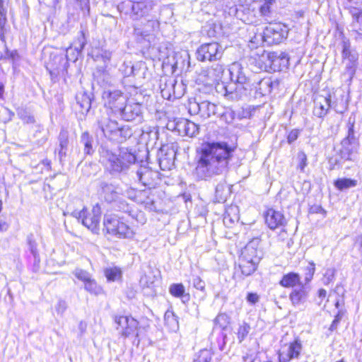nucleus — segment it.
<instances>
[{
  "mask_svg": "<svg viewBox=\"0 0 362 362\" xmlns=\"http://www.w3.org/2000/svg\"><path fill=\"white\" fill-rule=\"evenodd\" d=\"M234 149L224 142L206 143L198 155L194 175L199 180H207L227 170Z\"/></svg>",
  "mask_w": 362,
  "mask_h": 362,
  "instance_id": "f257e3e1",
  "label": "nucleus"
},
{
  "mask_svg": "<svg viewBox=\"0 0 362 362\" xmlns=\"http://www.w3.org/2000/svg\"><path fill=\"white\" fill-rule=\"evenodd\" d=\"M100 162L112 175L125 173L129 166L136 162V156L127 149H121L119 154L107 146L99 148Z\"/></svg>",
  "mask_w": 362,
  "mask_h": 362,
  "instance_id": "f03ea898",
  "label": "nucleus"
},
{
  "mask_svg": "<svg viewBox=\"0 0 362 362\" xmlns=\"http://www.w3.org/2000/svg\"><path fill=\"white\" fill-rule=\"evenodd\" d=\"M70 214L78 221H81V223L93 233H98L101 216V209L98 204L93 206L90 212H88L87 209L83 207L81 210H74Z\"/></svg>",
  "mask_w": 362,
  "mask_h": 362,
  "instance_id": "7ed1b4c3",
  "label": "nucleus"
},
{
  "mask_svg": "<svg viewBox=\"0 0 362 362\" xmlns=\"http://www.w3.org/2000/svg\"><path fill=\"white\" fill-rule=\"evenodd\" d=\"M288 30L286 28L280 23H270L267 25L262 34L255 35L254 42L262 40L267 45H277L286 38Z\"/></svg>",
  "mask_w": 362,
  "mask_h": 362,
  "instance_id": "20e7f679",
  "label": "nucleus"
},
{
  "mask_svg": "<svg viewBox=\"0 0 362 362\" xmlns=\"http://www.w3.org/2000/svg\"><path fill=\"white\" fill-rule=\"evenodd\" d=\"M247 70L245 69L240 63H233L230 68V75L231 81L238 85V88L241 93H247L250 94L252 92L253 75H247Z\"/></svg>",
  "mask_w": 362,
  "mask_h": 362,
  "instance_id": "39448f33",
  "label": "nucleus"
},
{
  "mask_svg": "<svg viewBox=\"0 0 362 362\" xmlns=\"http://www.w3.org/2000/svg\"><path fill=\"white\" fill-rule=\"evenodd\" d=\"M115 322L117 325V329L119 330L121 336L129 337L139 336L141 327H139V322L134 318L129 316H115Z\"/></svg>",
  "mask_w": 362,
  "mask_h": 362,
  "instance_id": "423d86ee",
  "label": "nucleus"
},
{
  "mask_svg": "<svg viewBox=\"0 0 362 362\" xmlns=\"http://www.w3.org/2000/svg\"><path fill=\"white\" fill-rule=\"evenodd\" d=\"M103 98L105 105L118 114L127 101V97L119 90H104Z\"/></svg>",
  "mask_w": 362,
  "mask_h": 362,
  "instance_id": "0eeeda50",
  "label": "nucleus"
},
{
  "mask_svg": "<svg viewBox=\"0 0 362 362\" xmlns=\"http://www.w3.org/2000/svg\"><path fill=\"white\" fill-rule=\"evenodd\" d=\"M218 107L208 100L198 102L189 101V112L191 115H199L201 117L206 119L218 113Z\"/></svg>",
  "mask_w": 362,
  "mask_h": 362,
  "instance_id": "6e6552de",
  "label": "nucleus"
},
{
  "mask_svg": "<svg viewBox=\"0 0 362 362\" xmlns=\"http://www.w3.org/2000/svg\"><path fill=\"white\" fill-rule=\"evenodd\" d=\"M197 53L199 61L217 60L222 56V47L217 42L205 43L198 48Z\"/></svg>",
  "mask_w": 362,
  "mask_h": 362,
  "instance_id": "1a4fd4ad",
  "label": "nucleus"
},
{
  "mask_svg": "<svg viewBox=\"0 0 362 362\" xmlns=\"http://www.w3.org/2000/svg\"><path fill=\"white\" fill-rule=\"evenodd\" d=\"M252 91L255 94L259 96H264L269 94L274 88L279 86L277 80L273 81L269 77L260 78L259 76L253 75Z\"/></svg>",
  "mask_w": 362,
  "mask_h": 362,
  "instance_id": "9d476101",
  "label": "nucleus"
},
{
  "mask_svg": "<svg viewBox=\"0 0 362 362\" xmlns=\"http://www.w3.org/2000/svg\"><path fill=\"white\" fill-rule=\"evenodd\" d=\"M342 57L346 64V73L350 77H352L355 74L358 55L355 50L351 49V45L348 40L342 41Z\"/></svg>",
  "mask_w": 362,
  "mask_h": 362,
  "instance_id": "9b49d317",
  "label": "nucleus"
},
{
  "mask_svg": "<svg viewBox=\"0 0 362 362\" xmlns=\"http://www.w3.org/2000/svg\"><path fill=\"white\" fill-rule=\"evenodd\" d=\"M119 114L126 121H140L142 117L141 104L133 100H127Z\"/></svg>",
  "mask_w": 362,
  "mask_h": 362,
  "instance_id": "f8f14e48",
  "label": "nucleus"
},
{
  "mask_svg": "<svg viewBox=\"0 0 362 362\" xmlns=\"http://www.w3.org/2000/svg\"><path fill=\"white\" fill-rule=\"evenodd\" d=\"M259 244L260 240L259 238H256L251 240L242 250L239 258L259 262L262 256V250L259 248Z\"/></svg>",
  "mask_w": 362,
  "mask_h": 362,
  "instance_id": "ddd939ff",
  "label": "nucleus"
},
{
  "mask_svg": "<svg viewBox=\"0 0 362 362\" xmlns=\"http://www.w3.org/2000/svg\"><path fill=\"white\" fill-rule=\"evenodd\" d=\"M341 148L338 151L339 158H332L330 163L334 165H339L342 160H352L354 159L358 146H353L347 141H341Z\"/></svg>",
  "mask_w": 362,
  "mask_h": 362,
  "instance_id": "4468645a",
  "label": "nucleus"
},
{
  "mask_svg": "<svg viewBox=\"0 0 362 362\" xmlns=\"http://www.w3.org/2000/svg\"><path fill=\"white\" fill-rule=\"evenodd\" d=\"M332 108L331 95H317L314 100L313 115L319 118L325 117Z\"/></svg>",
  "mask_w": 362,
  "mask_h": 362,
  "instance_id": "2eb2a0df",
  "label": "nucleus"
},
{
  "mask_svg": "<svg viewBox=\"0 0 362 362\" xmlns=\"http://www.w3.org/2000/svg\"><path fill=\"white\" fill-rule=\"evenodd\" d=\"M119 124L117 121L110 119L107 115H102L98 119V127L103 134V135L109 139L115 138L114 136L116 130L117 129Z\"/></svg>",
  "mask_w": 362,
  "mask_h": 362,
  "instance_id": "dca6fc26",
  "label": "nucleus"
},
{
  "mask_svg": "<svg viewBox=\"0 0 362 362\" xmlns=\"http://www.w3.org/2000/svg\"><path fill=\"white\" fill-rule=\"evenodd\" d=\"M265 223L272 230H275L281 226H284L286 223V220L284 214L273 209H269L265 215Z\"/></svg>",
  "mask_w": 362,
  "mask_h": 362,
  "instance_id": "f3484780",
  "label": "nucleus"
},
{
  "mask_svg": "<svg viewBox=\"0 0 362 362\" xmlns=\"http://www.w3.org/2000/svg\"><path fill=\"white\" fill-rule=\"evenodd\" d=\"M310 288L303 284H299L295 287L289 295L291 303L295 307L303 305L308 298Z\"/></svg>",
  "mask_w": 362,
  "mask_h": 362,
  "instance_id": "a211bd4d",
  "label": "nucleus"
},
{
  "mask_svg": "<svg viewBox=\"0 0 362 362\" xmlns=\"http://www.w3.org/2000/svg\"><path fill=\"white\" fill-rule=\"evenodd\" d=\"M267 58L270 62L274 70H281L287 68L288 65L289 58L286 52H272L267 54Z\"/></svg>",
  "mask_w": 362,
  "mask_h": 362,
  "instance_id": "6ab92c4d",
  "label": "nucleus"
},
{
  "mask_svg": "<svg viewBox=\"0 0 362 362\" xmlns=\"http://www.w3.org/2000/svg\"><path fill=\"white\" fill-rule=\"evenodd\" d=\"M302 350L301 343L298 340H295L291 343L286 350H283L279 354V360L284 362L291 361L293 358H298Z\"/></svg>",
  "mask_w": 362,
  "mask_h": 362,
  "instance_id": "aec40b11",
  "label": "nucleus"
},
{
  "mask_svg": "<svg viewBox=\"0 0 362 362\" xmlns=\"http://www.w3.org/2000/svg\"><path fill=\"white\" fill-rule=\"evenodd\" d=\"M218 88L221 89L220 92L223 93L224 96L233 100H238L243 96L248 95L247 93H241L235 83H230L227 85L224 83L218 84Z\"/></svg>",
  "mask_w": 362,
  "mask_h": 362,
  "instance_id": "412c9836",
  "label": "nucleus"
},
{
  "mask_svg": "<svg viewBox=\"0 0 362 362\" xmlns=\"http://www.w3.org/2000/svg\"><path fill=\"white\" fill-rule=\"evenodd\" d=\"M153 0H141L134 1L132 6V13L136 18L147 15L153 8Z\"/></svg>",
  "mask_w": 362,
  "mask_h": 362,
  "instance_id": "4be33fe9",
  "label": "nucleus"
},
{
  "mask_svg": "<svg viewBox=\"0 0 362 362\" xmlns=\"http://www.w3.org/2000/svg\"><path fill=\"white\" fill-rule=\"evenodd\" d=\"M95 81L101 87L106 88L112 84V78L105 67H98L93 73Z\"/></svg>",
  "mask_w": 362,
  "mask_h": 362,
  "instance_id": "5701e85b",
  "label": "nucleus"
},
{
  "mask_svg": "<svg viewBox=\"0 0 362 362\" xmlns=\"http://www.w3.org/2000/svg\"><path fill=\"white\" fill-rule=\"evenodd\" d=\"M59 147L56 148L58 151V156L60 160H62L66 155L69 146V132L65 129H62L58 137Z\"/></svg>",
  "mask_w": 362,
  "mask_h": 362,
  "instance_id": "b1692460",
  "label": "nucleus"
},
{
  "mask_svg": "<svg viewBox=\"0 0 362 362\" xmlns=\"http://www.w3.org/2000/svg\"><path fill=\"white\" fill-rule=\"evenodd\" d=\"M100 187L104 199L107 202L111 203L117 199L119 194L116 191V187L113 185L102 182L100 185Z\"/></svg>",
  "mask_w": 362,
  "mask_h": 362,
  "instance_id": "393cba45",
  "label": "nucleus"
},
{
  "mask_svg": "<svg viewBox=\"0 0 362 362\" xmlns=\"http://www.w3.org/2000/svg\"><path fill=\"white\" fill-rule=\"evenodd\" d=\"M224 71L223 66L219 64H215L208 69L206 76L209 78L207 83L212 84L220 80Z\"/></svg>",
  "mask_w": 362,
  "mask_h": 362,
  "instance_id": "a878e982",
  "label": "nucleus"
},
{
  "mask_svg": "<svg viewBox=\"0 0 362 362\" xmlns=\"http://www.w3.org/2000/svg\"><path fill=\"white\" fill-rule=\"evenodd\" d=\"M258 264L259 262L253 260L252 262L250 259L239 258V267L242 274L245 276H248L253 274L256 271Z\"/></svg>",
  "mask_w": 362,
  "mask_h": 362,
  "instance_id": "bb28decb",
  "label": "nucleus"
},
{
  "mask_svg": "<svg viewBox=\"0 0 362 362\" xmlns=\"http://www.w3.org/2000/svg\"><path fill=\"white\" fill-rule=\"evenodd\" d=\"M279 284L285 288H295L300 284V276L298 274L290 272L284 275Z\"/></svg>",
  "mask_w": 362,
  "mask_h": 362,
  "instance_id": "cd10ccee",
  "label": "nucleus"
},
{
  "mask_svg": "<svg viewBox=\"0 0 362 362\" xmlns=\"http://www.w3.org/2000/svg\"><path fill=\"white\" fill-rule=\"evenodd\" d=\"M119 222L120 221L117 216L109 214L105 216L103 225L108 233L114 235Z\"/></svg>",
  "mask_w": 362,
  "mask_h": 362,
  "instance_id": "c85d7f7f",
  "label": "nucleus"
},
{
  "mask_svg": "<svg viewBox=\"0 0 362 362\" xmlns=\"http://www.w3.org/2000/svg\"><path fill=\"white\" fill-rule=\"evenodd\" d=\"M344 94H340L338 97L334 94V100L331 99L332 108L339 114H343L348 108V102L344 98Z\"/></svg>",
  "mask_w": 362,
  "mask_h": 362,
  "instance_id": "c756f323",
  "label": "nucleus"
},
{
  "mask_svg": "<svg viewBox=\"0 0 362 362\" xmlns=\"http://www.w3.org/2000/svg\"><path fill=\"white\" fill-rule=\"evenodd\" d=\"M115 134V135H114V136H115V138H111L110 140L121 143L123 142L124 141H126L127 139L130 138L132 135V132L129 126L119 125Z\"/></svg>",
  "mask_w": 362,
  "mask_h": 362,
  "instance_id": "7c9ffc66",
  "label": "nucleus"
},
{
  "mask_svg": "<svg viewBox=\"0 0 362 362\" xmlns=\"http://www.w3.org/2000/svg\"><path fill=\"white\" fill-rule=\"evenodd\" d=\"M8 3L6 0H0V38L4 40L5 25L7 23Z\"/></svg>",
  "mask_w": 362,
  "mask_h": 362,
  "instance_id": "2f4dec72",
  "label": "nucleus"
},
{
  "mask_svg": "<svg viewBox=\"0 0 362 362\" xmlns=\"http://www.w3.org/2000/svg\"><path fill=\"white\" fill-rule=\"evenodd\" d=\"M77 104L80 106L82 113L88 112L91 107V99L90 96L85 93L77 94L76 96Z\"/></svg>",
  "mask_w": 362,
  "mask_h": 362,
  "instance_id": "473e14b6",
  "label": "nucleus"
},
{
  "mask_svg": "<svg viewBox=\"0 0 362 362\" xmlns=\"http://www.w3.org/2000/svg\"><path fill=\"white\" fill-rule=\"evenodd\" d=\"M334 187L339 190L344 191L357 185V180L350 178H339L334 181Z\"/></svg>",
  "mask_w": 362,
  "mask_h": 362,
  "instance_id": "72a5a7b5",
  "label": "nucleus"
},
{
  "mask_svg": "<svg viewBox=\"0 0 362 362\" xmlns=\"http://www.w3.org/2000/svg\"><path fill=\"white\" fill-rule=\"evenodd\" d=\"M80 141L84 146L83 151L85 154L91 155L94 152L93 148V139L88 132H85L81 134Z\"/></svg>",
  "mask_w": 362,
  "mask_h": 362,
  "instance_id": "f704fd0d",
  "label": "nucleus"
},
{
  "mask_svg": "<svg viewBox=\"0 0 362 362\" xmlns=\"http://www.w3.org/2000/svg\"><path fill=\"white\" fill-rule=\"evenodd\" d=\"M134 231L126 223L120 221L114 235L123 238H132L134 236Z\"/></svg>",
  "mask_w": 362,
  "mask_h": 362,
  "instance_id": "c9c22d12",
  "label": "nucleus"
},
{
  "mask_svg": "<svg viewBox=\"0 0 362 362\" xmlns=\"http://www.w3.org/2000/svg\"><path fill=\"white\" fill-rule=\"evenodd\" d=\"M169 292L176 298H183L187 300L189 298V295L185 293V287L182 284H173L169 288Z\"/></svg>",
  "mask_w": 362,
  "mask_h": 362,
  "instance_id": "e433bc0d",
  "label": "nucleus"
},
{
  "mask_svg": "<svg viewBox=\"0 0 362 362\" xmlns=\"http://www.w3.org/2000/svg\"><path fill=\"white\" fill-rule=\"evenodd\" d=\"M152 175V171L146 167H141L136 171V176L140 182L146 186L151 184L150 177Z\"/></svg>",
  "mask_w": 362,
  "mask_h": 362,
  "instance_id": "4c0bfd02",
  "label": "nucleus"
},
{
  "mask_svg": "<svg viewBox=\"0 0 362 362\" xmlns=\"http://www.w3.org/2000/svg\"><path fill=\"white\" fill-rule=\"evenodd\" d=\"M250 329V325L245 322H243L239 325L236 332L239 343H241L247 337Z\"/></svg>",
  "mask_w": 362,
  "mask_h": 362,
  "instance_id": "58836bf2",
  "label": "nucleus"
},
{
  "mask_svg": "<svg viewBox=\"0 0 362 362\" xmlns=\"http://www.w3.org/2000/svg\"><path fill=\"white\" fill-rule=\"evenodd\" d=\"M17 115L25 123L33 124L35 122L34 117L24 107L17 109Z\"/></svg>",
  "mask_w": 362,
  "mask_h": 362,
  "instance_id": "ea45409f",
  "label": "nucleus"
},
{
  "mask_svg": "<svg viewBox=\"0 0 362 362\" xmlns=\"http://www.w3.org/2000/svg\"><path fill=\"white\" fill-rule=\"evenodd\" d=\"M85 289L90 293L98 295L102 293V288L91 278L85 283Z\"/></svg>",
  "mask_w": 362,
  "mask_h": 362,
  "instance_id": "a19ab883",
  "label": "nucleus"
},
{
  "mask_svg": "<svg viewBox=\"0 0 362 362\" xmlns=\"http://www.w3.org/2000/svg\"><path fill=\"white\" fill-rule=\"evenodd\" d=\"M92 57L95 61L101 59L105 64H107L112 58V52L107 49H101L95 54L92 52Z\"/></svg>",
  "mask_w": 362,
  "mask_h": 362,
  "instance_id": "79ce46f5",
  "label": "nucleus"
},
{
  "mask_svg": "<svg viewBox=\"0 0 362 362\" xmlns=\"http://www.w3.org/2000/svg\"><path fill=\"white\" fill-rule=\"evenodd\" d=\"M170 85L173 88V95L169 94L168 99H170L171 98H179L182 95V84H177L175 81H170Z\"/></svg>",
  "mask_w": 362,
  "mask_h": 362,
  "instance_id": "37998d69",
  "label": "nucleus"
},
{
  "mask_svg": "<svg viewBox=\"0 0 362 362\" xmlns=\"http://www.w3.org/2000/svg\"><path fill=\"white\" fill-rule=\"evenodd\" d=\"M347 141L351 146H358L359 143L358 139L355 136V133L354 130V124H350L349 126L348 134L347 136L342 140Z\"/></svg>",
  "mask_w": 362,
  "mask_h": 362,
  "instance_id": "c03bdc74",
  "label": "nucleus"
},
{
  "mask_svg": "<svg viewBox=\"0 0 362 362\" xmlns=\"http://www.w3.org/2000/svg\"><path fill=\"white\" fill-rule=\"evenodd\" d=\"M215 323L219 325L220 327L226 328L230 322V317L225 313H221L215 318Z\"/></svg>",
  "mask_w": 362,
  "mask_h": 362,
  "instance_id": "a18cd8bd",
  "label": "nucleus"
},
{
  "mask_svg": "<svg viewBox=\"0 0 362 362\" xmlns=\"http://www.w3.org/2000/svg\"><path fill=\"white\" fill-rule=\"evenodd\" d=\"M336 270L334 268H328L326 269L323 278L322 279V283L325 285H328L332 282L335 277Z\"/></svg>",
  "mask_w": 362,
  "mask_h": 362,
  "instance_id": "49530a36",
  "label": "nucleus"
},
{
  "mask_svg": "<svg viewBox=\"0 0 362 362\" xmlns=\"http://www.w3.org/2000/svg\"><path fill=\"white\" fill-rule=\"evenodd\" d=\"M187 131L185 136H188L189 137L195 136L199 133V126L195 124L194 122H192L187 119Z\"/></svg>",
  "mask_w": 362,
  "mask_h": 362,
  "instance_id": "de8ad7c7",
  "label": "nucleus"
},
{
  "mask_svg": "<svg viewBox=\"0 0 362 362\" xmlns=\"http://www.w3.org/2000/svg\"><path fill=\"white\" fill-rule=\"evenodd\" d=\"M105 274L109 281H115L121 276L120 270L117 268L107 269Z\"/></svg>",
  "mask_w": 362,
  "mask_h": 362,
  "instance_id": "09e8293b",
  "label": "nucleus"
},
{
  "mask_svg": "<svg viewBox=\"0 0 362 362\" xmlns=\"http://www.w3.org/2000/svg\"><path fill=\"white\" fill-rule=\"evenodd\" d=\"M165 323L170 325L173 329L178 328V321L173 313L167 312L165 315Z\"/></svg>",
  "mask_w": 362,
  "mask_h": 362,
  "instance_id": "8fccbe9b",
  "label": "nucleus"
},
{
  "mask_svg": "<svg viewBox=\"0 0 362 362\" xmlns=\"http://www.w3.org/2000/svg\"><path fill=\"white\" fill-rule=\"evenodd\" d=\"M187 119H180L175 124V129L181 135L185 136L187 131Z\"/></svg>",
  "mask_w": 362,
  "mask_h": 362,
  "instance_id": "3c124183",
  "label": "nucleus"
},
{
  "mask_svg": "<svg viewBox=\"0 0 362 362\" xmlns=\"http://www.w3.org/2000/svg\"><path fill=\"white\" fill-rule=\"evenodd\" d=\"M86 44V40L84 33L81 32L80 36L78 37L77 40L74 44V49L77 52L78 54H79L83 49Z\"/></svg>",
  "mask_w": 362,
  "mask_h": 362,
  "instance_id": "603ef678",
  "label": "nucleus"
},
{
  "mask_svg": "<svg viewBox=\"0 0 362 362\" xmlns=\"http://www.w3.org/2000/svg\"><path fill=\"white\" fill-rule=\"evenodd\" d=\"M74 276L79 280L86 283L91 277L88 272L81 269H76L74 272Z\"/></svg>",
  "mask_w": 362,
  "mask_h": 362,
  "instance_id": "864d4df0",
  "label": "nucleus"
},
{
  "mask_svg": "<svg viewBox=\"0 0 362 362\" xmlns=\"http://www.w3.org/2000/svg\"><path fill=\"white\" fill-rule=\"evenodd\" d=\"M211 359V354L209 351L205 349L202 350L194 362H210Z\"/></svg>",
  "mask_w": 362,
  "mask_h": 362,
  "instance_id": "5fc2aeb1",
  "label": "nucleus"
},
{
  "mask_svg": "<svg viewBox=\"0 0 362 362\" xmlns=\"http://www.w3.org/2000/svg\"><path fill=\"white\" fill-rule=\"evenodd\" d=\"M27 240L31 253L34 257L36 258L38 255V253L37 250V243L33 238V235L32 234L29 235L27 238Z\"/></svg>",
  "mask_w": 362,
  "mask_h": 362,
  "instance_id": "6e6d98bb",
  "label": "nucleus"
},
{
  "mask_svg": "<svg viewBox=\"0 0 362 362\" xmlns=\"http://www.w3.org/2000/svg\"><path fill=\"white\" fill-rule=\"evenodd\" d=\"M228 188L225 180L221 181L216 187L215 193L216 196L219 198H223L224 192Z\"/></svg>",
  "mask_w": 362,
  "mask_h": 362,
  "instance_id": "4d7b16f0",
  "label": "nucleus"
},
{
  "mask_svg": "<svg viewBox=\"0 0 362 362\" xmlns=\"http://www.w3.org/2000/svg\"><path fill=\"white\" fill-rule=\"evenodd\" d=\"M122 67L124 69H122V71L124 74V76H135L136 69L134 66L129 64H127L126 63H124L122 65Z\"/></svg>",
  "mask_w": 362,
  "mask_h": 362,
  "instance_id": "13d9d810",
  "label": "nucleus"
},
{
  "mask_svg": "<svg viewBox=\"0 0 362 362\" xmlns=\"http://www.w3.org/2000/svg\"><path fill=\"white\" fill-rule=\"evenodd\" d=\"M155 276H150L148 275L143 276L140 279V283L143 286L151 287L154 283Z\"/></svg>",
  "mask_w": 362,
  "mask_h": 362,
  "instance_id": "bf43d9fd",
  "label": "nucleus"
},
{
  "mask_svg": "<svg viewBox=\"0 0 362 362\" xmlns=\"http://www.w3.org/2000/svg\"><path fill=\"white\" fill-rule=\"evenodd\" d=\"M192 284L195 288L202 291H203L205 288V282L199 276H195L193 278Z\"/></svg>",
  "mask_w": 362,
  "mask_h": 362,
  "instance_id": "052dcab7",
  "label": "nucleus"
},
{
  "mask_svg": "<svg viewBox=\"0 0 362 362\" xmlns=\"http://www.w3.org/2000/svg\"><path fill=\"white\" fill-rule=\"evenodd\" d=\"M350 13L354 19L362 25V11H359L356 8L353 7L350 9Z\"/></svg>",
  "mask_w": 362,
  "mask_h": 362,
  "instance_id": "680f3d73",
  "label": "nucleus"
},
{
  "mask_svg": "<svg viewBox=\"0 0 362 362\" xmlns=\"http://www.w3.org/2000/svg\"><path fill=\"white\" fill-rule=\"evenodd\" d=\"M298 158L299 160L298 167L300 170L303 171L305 167L307 165V156L305 153L300 152L298 154Z\"/></svg>",
  "mask_w": 362,
  "mask_h": 362,
  "instance_id": "e2e57ef3",
  "label": "nucleus"
},
{
  "mask_svg": "<svg viewBox=\"0 0 362 362\" xmlns=\"http://www.w3.org/2000/svg\"><path fill=\"white\" fill-rule=\"evenodd\" d=\"M299 136V130L298 129H293L291 130L288 136H287V141L288 144H292L293 142H294L298 137Z\"/></svg>",
  "mask_w": 362,
  "mask_h": 362,
  "instance_id": "0e129e2a",
  "label": "nucleus"
},
{
  "mask_svg": "<svg viewBox=\"0 0 362 362\" xmlns=\"http://www.w3.org/2000/svg\"><path fill=\"white\" fill-rule=\"evenodd\" d=\"M270 2H265L261 6L259 12L262 16L267 17L270 13Z\"/></svg>",
  "mask_w": 362,
  "mask_h": 362,
  "instance_id": "69168bd1",
  "label": "nucleus"
},
{
  "mask_svg": "<svg viewBox=\"0 0 362 362\" xmlns=\"http://www.w3.org/2000/svg\"><path fill=\"white\" fill-rule=\"evenodd\" d=\"M67 305L64 300H60L58 301L56 305V311L58 314H63L64 311L66 310Z\"/></svg>",
  "mask_w": 362,
  "mask_h": 362,
  "instance_id": "338daca9",
  "label": "nucleus"
},
{
  "mask_svg": "<svg viewBox=\"0 0 362 362\" xmlns=\"http://www.w3.org/2000/svg\"><path fill=\"white\" fill-rule=\"evenodd\" d=\"M6 57L11 59L13 62L19 59L18 53L16 50L8 51L6 52Z\"/></svg>",
  "mask_w": 362,
  "mask_h": 362,
  "instance_id": "774afa93",
  "label": "nucleus"
}]
</instances>
